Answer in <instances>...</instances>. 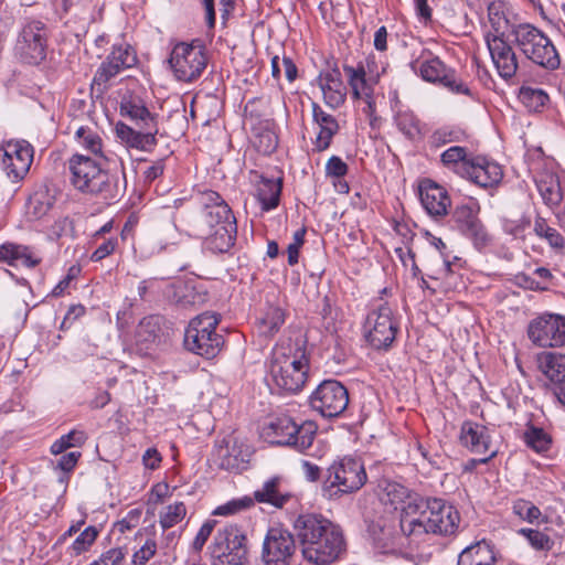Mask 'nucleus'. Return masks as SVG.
<instances>
[{"label": "nucleus", "mask_w": 565, "mask_h": 565, "mask_svg": "<svg viewBox=\"0 0 565 565\" xmlns=\"http://www.w3.org/2000/svg\"><path fill=\"white\" fill-rule=\"evenodd\" d=\"M215 523L216 522L213 520H207L206 522H204L202 524V526L200 527L199 532L196 533V535L193 540V543H192L193 550H195L196 552H200L202 550V547L206 543L207 539L212 534Z\"/></svg>", "instance_id": "052dcab7"}, {"label": "nucleus", "mask_w": 565, "mask_h": 565, "mask_svg": "<svg viewBox=\"0 0 565 565\" xmlns=\"http://www.w3.org/2000/svg\"><path fill=\"white\" fill-rule=\"evenodd\" d=\"M126 551L121 547L110 548L104 552L97 561L89 565H119L126 557Z\"/></svg>", "instance_id": "13d9d810"}, {"label": "nucleus", "mask_w": 565, "mask_h": 565, "mask_svg": "<svg viewBox=\"0 0 565 565\" xmlns=\"http://www.w3.org/2000/svg\"><path fill=\"white\" fill-rule=\"evenodd\" d=\"M513 511L521 519L530 523L537 521L542 515L540 509L526 500H518L513 505Z\"/></svg>", "instance_id": "6e6d98bb"}, {"label": "nucleus", "mask_w": 565, "mask_h": 565, "mask_svg": "<svg viewBox=\"0 0 565 565\" xmlns=\"http://www.w3.org/2000/svg\"><path fill=\"white\" fill-rule=\"evenodd\" d=\"M514 41L526 58L546 70L559 66V56L552 41L532 24H519L512 32Z\"/></svg>", "instance_id": "6e6552de"}, {"label": "nucleus", "mask_w": 565, "mask_h": 565, "mask_svg": "<svg viewBox=\"0 0 565 565\" xmlns=\"http://www.w3.org/2000/svg\"><path fill=\"white\" fill-rule=\"evenodd\" d=\"M537 191L543 203L550 209H557L563 202L564 193L556 174L545 172L535 179Z\"/></svg>", "instance_id": "473e14b6"}, {"label": "nucleus", "mask_w": 565, "mask_h": 565, "mask_svg": "<svg viewBox=\"0 0 565 565\" xmlns=\"http://www.w3.org/2000/svg\"><path fill=\"white\" fill-rule=\"evenodd\" d=\"M237 0H202L205 13V23L209 29L215 26V6H218L222 23L225 25L232 17Z\"/></svg>", "instance_id": "a19ab883"}, {"label": "nucleus", "mask_w": 565, "mask_h": 565, "mask_svg": "<svg viewBox=\"0 0 565 565\" xmlns=\"http://www.w3.org/2000/svg\"><path fill=\"white\" fill-rule=\"evenodd\" d=\"M196 200L201 210L193 220V231H210L212 226L236 222L231 207L217 192L204 190L198 193Z\"/></svg>", "instance_id": "f8f14e48"}, {"label": "nucleus", "mask_w": 565, "mask_h": 565, "mask_svg": "<svg viewBox=\"0 0 565 565\" xmlns=\"http://www.w3.org/2000/svg\"><path fill=\"white\" fill-rule=\"evenodd\" d=\"M312 122L317 127V135L313 141L317 151L327 150L333 137L339 132L338 119L324 110L317 102L311 103Z\"/></svg>", "instance_id": "393cba45"}, {"label": "nucleus", "mask_w": 565, "mask_h": 565, "mask_svg": "<svg viewBox=\"0 0 565 565\" xmlns=\"http://www.w3.org/2000/svg\"><path fill=\"white\" fill-rule=\"evenodd\" d=\"M317 81L328 107L338 109L345 103L347 87L338 68L321 73Z\"/></svg>", "instance_id": "c85d7f7f"}, {"label": "nucleus", "mask_w": 565, "mask_h": 565, "mask_svg": "<svg viewBox=\"0 0 565 565\" xmlns=\"http://www.w3.org/2000/svg\"><path fill=\"white\" fill-rule=\"evenodd\" d=\"M309 403L321 416L337 417L347 409L349 394L340 382L326 380L312 392Z\"/></svg>", "instance_id": "dca6fc26"}, {"label": "nucleus", "mask_w": 565, "mask_h": 565, "mask_svg": "<svg viewBox=\"0 0 565 565\" xmlns=\"http://www.w3.org/2000/svg\"><path fill=\"white\" fill-rule=\"evenodd\" d=\"M74 139L84 150L96 157L98 156L105 160H110L103 153V140L95 129L89 127H78L74 134Z\"/></svg>", "instance_id": "ea45409f"}, {"label": "nucleus", "mask_w": 565, "mask_h": 565, "mask_svg": "<svg viewBox=\"0 0 565 565\" xmlns=\"http://www.w3.org/2000/svg\"><path fill=\"white\" fill-rule=\"evenodd\" d=\"M55 203L54 196L46 189H40L30 195L28 215L32 220H42L49 214Z\"/></svg>", "instance_id": "58836bf2"}, {"label": "nucleus", "mask_w": 565, "mask_h": 565, "mask_svg": "<svg viewBox=\"0 0 565 565\" xmlns=\"http://www.w3.org/2000/svg\"><path fill=\"white\" fill-rule=\"evenodd\" d=\"M120 114L132 120L137 127H158L156 117L139 99L132 97L122 98Z\"/></svg>", "instance_id": "e433bc0d"}, {"label": "nucleus", "mask_w": 565, "mask_h": 565, "mask_svg": "<svg viewBox=\"0 0 565 565\" xmlns=\"http://www.w3.org/2000/svg\"><path fill=\"white\" fill-rule=\"evenodd\" d=\"M254 504L253 498L243 497L239 499H233L222 505H218L214 511V515H232L243 510L250 508Z\"/></svg>", "instance_id": "864d4df0"}, {"label": "nucleus", "mask_w": 565, "mask_h": 565, "mask_svg": "<svg viewBox=\"0 0 565 565\" xmlns=\"http://www.w3.org/2000/svg\"><path fill=\"white\" fill-rule=\"evenodd\" d=\"M301 470L305 478L310 482H315L320 478V468L308 460L301 462Z\"/></svg>", "instance_id": "774afa93"}, {"label": "nucleus", "mask_w": 565, "mask_h": 565, "mask_svg": "<svg viewBox=\"0 0 565 565\" xmlns=\"http://www.w3.org/2000/svg\"><path fill=\"white\" fill-rule=\"evenodd\" d=\"M82 454L79 451H70L66 454H62V456L53 462V468L55 471L60 470L62 475L58 477V482L66 489L70 473L76 467Z\"/></svg>", "instance_id": "de8ad7c7"}, {"label": "nucleus", "mask_w": 565, "mask_h": 565, "mask_svg": "<svg viewBox=\"0 0 565 565\" xmlns=\"http://www.w3.org/2000/svg\"><path fill=\"white\" fill-rule=\"evenodd\" d=\"M303 557L317 565L337 561L345 550L340 526L322 515L302 514L295 522Z\"/></svg>", "instance_id": "f03ea898"}, {"label": "nucleus", "mask_w": 565, "mask_h": 565, "mask_svg": "<svg viewBox=\"0 0 565 565\" xmlns=\"http://www.w3.org/2000/svg\"><path fill=\"white\" fill-rule=\"evenodd\" d=\"M47 30L38 20L24 23L19 33L14 50L20 58L29 64H39L46 56Z\"/></svg>", "instance_id": "2eb2a0df"}, {"label": "nucleus", "mask_w": 565, "mask_h": 565, "mask_svg": "<svg viewBox=\"0 0 565 565\" xmlns=\"http://www.w3.org/2000/svg\"><path fill=\"white\" fill-rule=\"evenodd\" d=\"M419 196L423 207L434 218H439L448 213L450 198L447 191L431 180H425L419 186Z\"/></svg>", "instance_id": "a878e982"}, {"label": "nucleus", "mask_w": 565, "mask_h": 565, "mask_svg": "<svg viewBox=\"0 0 565 565\" xmlns=\"http://www.w3.org/2000/svg\"><path fill=\"white\" fill-rule=\"evenodd\" d=\"M135 130L124 122H117L115 130L117 137L127 147L135 148L142 151H148L157 145L156 135L158 127H138Z\"/></svg>", "instance_id": "c756f323"}, {"label": "nucleus", "mask_w": 565, "mask_h": 565, "mask_svg": "<svg viewBox=\"0 0 565 565\" xmlns=\"http://www.w3.org/2000/svg\"><path fill=\"white\" fill-rule=\"evenodd\" d=\"M295 551V540L289 531L270 527L263 544V565H290Z\"/></svg>", "instance_id": "a211bd4d"}, {"label": "nucleus", "mask_w": 565, "mask_h": 565, "mask_svg": "<svg viewBox=\"0 0 565 565\" xmlns=\"http://www.w3.org/2000/svg\"><path fill=\"white\" fill-rule=\"evenodd\" d=\"M519 98L530 111H540L548 102V95L540 88L521 87Z\"/></svg>", "instance_id": "49530a36"}, {"label": "nucleus", "mask_w": 565, "mask_h": 565, "mask_svg": "<svg viewBox=\"0 0 565 565\" xmlns=\"http://www.w3.org/2000/svg\"><path fill=\"white\" fill-rule=\"evenodd\" d=\"M42 258L29 246L11 242L0 245V263L9 266H24L34 268L41 263Z\"/></svg>", "instance_id": "7c9ffc66"}, {"label": "nucleus", "mask_w": 565, "mask_h": 565, "mask_svg": "<svg viewBox=\"0 0 565 565\" xmlns=\"http://www.w3.org/2000/svg\"><path fill=\"white\" fill-rule=\"evenodd\" d=\"M458 565H495L493 546L486 540L467 546L458 556Z\"/></svg>", "instance_id": "72a5a7b5"}, {"label": "nucleus", "mask_w": 565, "mask_h": 565, "mask_svg": "<svg viewBox=\"0 0 565 565\" xmlns=\"http://www.w3.org/2000/svg\"><path fill=\"white\" fill-rule=\"evenodd\" d=\"M537 367L555 387L565 379V354L542 352L537 355Z\"/></svg>", "instance_id": "c9c22d12"}, {"label": "nucleus", "mask_w": 565, "mask_h": 565, "mask_svg": "<svg viewBox=\"0 0 565 565\" xmlns=\"http://www.w3.org/2000/svg\"><path fill=\"white\" fill-rule=\"evenodd\" d=\"M157 552V543L152 539H148L145 544L134 553L132 565H146Z\"/></svg>", "instance_id": "4d7b16f0"}, {"label": "nucleus", "mask_w": 565, "mask_h": 565, "mask_svg": "<svg viewBox=\"0 0 565 565\" xmlns=\"http://www.w3.org/2000/svg\"><path fill=\"white\" fill-rule=\"evenodd\" d=\"M479 205L475 201H469L456 206L452 213V221L457 228L477 247H482L488 242V234L478 218Z\"/></svg>", "instance_id": "4be33fe9"}, {"label": "nucleus", "mask_w": 565, "mask_h": 565, "mask_svg": "<svg viewBox=\"0 0 565 565\" xmlns=\"http://www.w3.org/2000/svg\"><path fill=\"white\" fill-rule=\"evenodd\" d=\"M218 322L220 319L212 312L193 318L185 329V349L206 359L215 358L224 344L223 337L216 332Z\"/></svg>", "instance_id": "0eeeda50"}, {"label": "nucleus", "mask_w": 565, "mask_h": 565, "mask_svg": "<svg viewBox=\"0 0 565 565\" xmlns=\"http://www.w3.org/2000/svg\"><path fill=\"white\" fill-rule=\"evenodd\" d=\"M373 61H367L366 66L359 63L356 66L343 65V72L351 87L352 97L365 104L363 113L372 118L376 113L375 86L379 82V74L373 75L371 65Z\"/></svg>", "instance_id": "9b49d317"}, {"label": "nucleus", "mask_w": 565, "mask_h": 565, "mask_svg": "<svg viewBox=\"0 0 565 565\" xmlns=\"http://www.w3.org/2000/svg\"><path fill=\"white\" fill-rule=\"evenodd\" d=\"M526 445L536 452L547 451L551 447V437L542 428L530 426L524 433Z\"/></svg>", "instance_id": "8fccbe9b"}, {"label": "nucleus", "mask_w": 565, "mask_h": 565, "mask_svg": "<svg viewBox=\"0 0 565 565\" xmlns=\"http://www.w3.org/2000/svg\"><path fill=\"white\" fill-rule=\"evenodd\" d=\"M286 313L279 307L269 306L259 319V331L265 337H271L285 323Z\"/></svg>", "instance_id": "37998d69"}, {"label": "nucleus", "mask_w": 565, "mask_h": 565, "mask_svg": "<svg viewBox=\"0 0 565 565\" xmlns=\"http://www.w3.org/2000/svg\"><path fill=\"white\" fill-rule=\"evenodd\" d=\"M317 434V425L311 420L297 424L289 416H279L263 427V435L273 444L291 446L300 452L312 455L310 448Z\"/></svg>", "instance_id": "423d86ee"}, {"label": "nucleus", "mask_w": 565, "mask_h": 565, "mask_svg": "<svg viewBox=\"0 0 565 565\" xmlns=\"http://www.w3.org/2000/svg\"><path fill=\"white\" fill-rule=\"evenodd\" d=\"M85 307L82 306V305H73L68 308L63 321H62V324H61V328L62 329H65V328H70V326L76 320L78 319L79 317L84 316L85 315Z\"/></svg>", "instance_id": "69168bd1"}, {"label": "nucleus", "mask_w": 565, "mask_h": 565, "mask_svg": "<svg viewBox=\"0 0 565 565\" xmlns=\"http://www.w3.org/2000/svg\"><path fill=\"white\" fill-rule=\"evenodd\" d=\"M472 158L468 149L461 146L449 147L440 154L441 163L460 177H465Z\"/></svg>", "instance_id": "4c0bfd02"}, {"label": "nucleus", "mask_w": 565, "mask_h": 565, "mask_svg": "<svg viewBox=\"0 0 565 565\" xmlns=\"http://www.w3.org/2000/svg\"><path fill=\"white\" fill-rule=\"evenodd\" d=\"M463 137V132L457 129L444 127L437 129L430 137L431 143L440 147L450 142H458Z\"/></svg>", "instance_id": "5fc2aeb1"}, {"label": "nucleus", "mask_w": 565, "mask_h": 565, "mask_svg": "<svg viewBox=\"0 0 565 565\" xmlns=\"http://www.w3.org/2000/svg\"><path fill=\"white\" fill-rule=\"evenodd\" d=\"M412 68L420 75V77L429 83L444 86L452 94L472 96L469 86L458 77L455 70L449 68L437 56L426 60H416L412 63Z\"/></svg>", "instance_id": "ddd939ff"}, {"label": "nucleus", "mask_w": 565, "mask_h": 565, "mask_svg": "<svg viewBox=\"0 0 565 565\" xmlns=\"http://www.w3.org/2000/svg\"><path fill=\"white\" fill-rule=\"evenodd\" d=\"M364 337L374 349H387L395 340L398 323L387 303H380L372 309L364 322Z\"/></svg>", "instance_id": "9d476101"}, {"label": "nucleus", "mask_w": 565, "mask_h": 565, "mask_svg": "<svg viewBox=\"0 0 565 565\" xmlns=\"http://www.w3.org/2000/svg\"><path fill=\"white\" fill-rule=\"evenodd\" d=\"M486 43L498 74L504 79L512 78L519 67L518 57L499 28L486 34Z\"/></svg>", "instance_id": "412c9836"}, {"label": "nucleus", "mask_w": 565, "mask_h": 565, "mask_svg": "<svg viewBox=\"0 0 565 565\" xmlns=\"http://www.w3.org/2000/svg\"><path fill=\"white\" fill-rule=\"evenodd\" d=\"M374 547L383 554H399L417 544L426 534H407L393 526L375 522L369 527Z\"/></svg>", "instance_id": "f3484780"}, {"label": "nucleus", "mask_w": 565, "mask_h": 565, "mask_svg": "<svg viewBox=\"0 0 565 565\" xmlns=\"http://www.w3.org/2000/svg\"><path fill=\"white\" fill-rule=\"evenodd\" d=\"M398 130L408 139H416L420 135L419 120L411 110H399L395 115Z\"/></svg>", "instance_id": "a18cd8bd"}, {"label": "nucleus", "mask_w": 565, "mask_h": 565, "mask_svg": "<svg viewBox=\"0 0 565 565\" xmlns=\"http://www.w3.org/2000/svg\"><path fill=\"white\" fill-rule=\"evenodd\" d=\"M33 154L32 145L25 140L9 141L4 146L1 166L11 182L24 179L33 162Z\"/></svg>", "instance_id": "6ab92c4d"}, {"label": "nucleus", "mask_w": 565, "mask_h": 565, "mask_svg": "<svg viewBox=\"0 0 565 565\" xmlns=\"http://www.w3.org/2000/svg\"><path fill=\"white\" fill-rule=\"evenodd\" d=\"M186 515V507L183 502H174L164 507L159 513V524L163 531L179 524Z\"/></svg>", "instance_id": "c03bdc74"}, {"label": "nucleus", "mask_w": 565, "mask_h": 565, "mask_svg": "<svg viewBox=\"0 0 565 565\" xmlns=\"http://www.w3.org/2000/svg\"><path fill=\"white\" fill-rule=\"evenodd\" d=\"M294 499L287 480L282 476H273L266 479L262 487L255 490L254 501L282 509Z\"/></svg>", "instance_id": "b1692460"}, {"label": "nucleus", "mask_w": 565, "mask_h": 565, "mask_svg": "<svg viewBox=\"0 0 565 565\" xmlns=\"http://www.w3.org/2000/svg\"><path fill=\"white\" fill-rule=\"evenodd\" d=\"M162 318L159 316L145 317L136 329V345L142 351H148L158 344L162 337Z\"/></svg>", "instance_id": "2f4dec72"}, {"label": "nucleus", "mask_w": 565, "mask_h": 565, "mask_svg": "<svg viewBox=\"0 0 565 565\" xmlns=\"http://www.w3.org/2000/svg\"><path fill=\"white\" fill-rule=\"evenodd\" d=\"M207 52L199 42H181L173 46L169 64L178 81L192 82L199 78L207 65Z\"/></svg>", "instance_id": "1a4fd4ad"}, {"label": "nucleus", "mask_w": 565, "mask_h": 565, "mask_svg": "<svg viewBox=\"0 0 565 565\" xmlns=\"http://www.w3.org/2000/svg\"><path fill=\"white\" fill-rule=\"evenodd\" d=\"M348 172L347 163L337 156H332L326 164V173L329 177L342 178Z\"/></svg>", "instance_id": "680f3d73"}, {"label": "nucleus", "mask_w": 565, "mask_h": 565, "mask_svg": "<svg viewBox=\"0 0 565 565\" xmlns=\"http://www.w3.org/2000/svg\"><path fill=\"white\" fill-rule=\"evenodd\" d=\"M281 179H269L260 177L256 183L255 196L262 210L268 212L278 206L281 194Z\"/></svg>", "instance_id": "f704fd0d"}, {"label": "nucleus", "mask_w": 565, "mask_h": 565, "mask_svg": "<svg viewBox=\"0 0 565 565\" xmlns=\"http://www.w3.org/2000/svg\"><path fill=\"white\" fill-rule=\"evenodd\" d=\"M70 448L82 447L87 440V434L84 430L73 429L70 433L62 435Z\"/></svg>", "instance_id": "0e129e2a"}, {"label": "nucleus", "mask_w": 565, "mask_h": 565, "mask_svg": "<svg viewBox=\"0 0 565 565\" xmlns=\"http://www.w3.org/2000/svg\"><path fill=\"white\" fill-rule=\"evenodd\" d=\"M203 241L206 250L214 254L227 253L235 244L237 225L236 222L210 228V231H194Z\"/></svg>", "instance_id": "cd10ccee"}, {"label": "nucleus", "mask_w": 565, "mask_h": 565, "mask_svg": "<svg viewBox=\"0 0 565 565\" xmlns=\"http://www.w3.org/2000/svg\"><path fill=\"white\" fill-rule=\"evenodd\" d=\"M44 232L51 241H57L62 237H73L74 223L68 216L60 215L44 227Z\"/></svg>", "instance_id": "09e8293b"}, {"label": "nucleus", "mask_w": 565, "mask_h": 565, "mask_svg": "<svg viewBox=\"0 0 565 565\" xmlns=\"http://www.w3.org/2000/svg\"><path fill=\"white\" fill-rule=\"evenodd\" d=\"M533 275L537 276L541 281H535L534 279L525 278L529 282V288L534 290H546L553 279V275L548 268L537 267Z\"/></svg>", "instance_id": "bf43d9fd"}, {"label": "nucleus", "mask_w": 565, "mask_h": 565, "mask_svg": "<svg viewBox=\"0 0 565 565\" xmlns=\"http://www.w3.org/2000/svg\"><path fill=\"white\" fill-rule=\"evenodd\" d=\"M377 487L381 502L401 510V530L407 534L450 535L458 529V511L443 500H425L394 480L383 479Z\"/></svg>", "instance_id": "f257e3e1"}, {"label": "nucleus", "mask_w": 565, "mask_h": 565, "mask_svg": "<svg viewBox=\"0 0 565 565\" xmlns=\"http://www.w3.org/2000/svg\"><path fill=\"white\" fill-rule=\"evenodd\" d=\"M309 371L303 353L286 354L275 351L267 376L268 386L279 394H295L302 390Z\"/></svg>", "instance_id": "20e7f679"}, {"label": "nucleus", "mask_w": 565, "mask_h": 565, "mask_svg": "<svg viewBox=\"0 0 565 565\" xmlns=\"http://www.w3.org/2000/svg\"><path fill=\"white\" fill-rule=\"evenodd\" d=\"M502 177V169L497 162L482 156H473L463 178L481 188H490L498 184Z\"/></svg>", "instance_id": "bb28decb"}, {"label": "nucleus", "mask_w": 565, "mask_h": 565, "mask_svg": "<svg viewBox=\"0 0 565 565\" xmlns=\"http://www.w3.org/2000/svg\"><path fill=\"white\" fill-rule=\"evenodd\" d=\"M136 62V53L130 45H115L106 60L97 68L93 78V86H96L99 92H105L110 79L122 70L134 66Z\"/></svg>", "instance_id": "aec40b11"}, {"label": "nucleus", "mask_w": 565, "mask_h": 565, "mask_svg": "<svg viewBox=\"0 0 565 565\" xmlns=\"http://www.w3.org/2000/svg\"><path fill=\"white\" fill-rule=\"evenodd\" d=\"M460 441L473 454H488L487 457L478 460L480 463H487L497 454V450L492 449L491 437L488 428L481 424L465 422L461 425Z\"/></svg>", "instance_id": "5701e85b"}, {"label": "nucleus", "mask_w": 565, "mask_h": 565, "mask_svg": "<svg viewBox=\"0 0 565 565\" xmlns=\"http://www.w3.org/2000/svg\"><path fill=\"white\" fill-rule=\"evenodd\" d=\"M70 181L84 194H89L106 204L118 201L125 191V181L118 174L103 169L95 158L75 153L67 160Z\"/></svg>", "instance_id": "7ed1b4c3"}, {"label": "nucleus", "mask_w": 565, "mask_h": 565, "mask_svg": "<svg viewBox=\"0 0 565 565\" xmlns=\"http://www.w3.org/2000/svg\"><path fill=\"white\" fill-rule=\"evenodd\" d=\"M142 461L147 468L154 470L159 467V465L161 462V456L157 449L149 448L143 454Z\"/></svg>", "instance_id": "338daca9"}, {"label": "nucleus", "mask_w": 565, "mask_h": 565, "mask_svg": "<svg viewBox=\"0 0 565 565\" xmlns=\"http://www.w3.org/2000/svg\"><path fill=\"white\" fill-rule=\"evenodd\" d=\"M98 536V531L95 526L86 527L70 546V554L78 556L89 550Z\"/></svg>", "instance_id": "3c124183"}, {"label": "nucleus", "mask_w": 565, "mask_h": 565, "mask_svg": "<svg viewBox=\"0 0 565 565\" xmlns=\"http://www.w3.org/2000/svg\"><path fill=\"white\" fill-rule=\"evenodd\" d=\"M117 246V238H108L104 243H102L95 252L92 254L90 259L93 262H99L105 257L109 256Z\"/></svg>", "instance_id": "e2e57ef3"}, {"label": "nucleus", "mask_w": 565, "mask_h": 565, "mask_svg": "<svg viewBox=\"0 0 565 565\" xmlns=\"http://www.w3.org/2000/svg\"><path fill=\"white\" fill-rule=\"evenodd\" d=\"M526 334L539 348L565 347V316L545 313L535 317L529 322Z\"/></svg>", "instance_id": "4468645a"}, {"label": "nucleus", "mask_w": 565, "mask_h": 565, "mask_svg": "<svg viewBox=\"0 0 565 565\" xmlns=\"http://www.w3.org/2000/svg\"><path fill=\"white\" fill-rule=\"evenodd\" d=\"M519 533L526 537L530 545L537 551H550L553 547L551 537L539 530L521 529Z\"/></svg>", "instance_id": "603ef678"}, {"label": "nucleus", "mask_w": 565, "mask_h": 565, "mask_svg": "<svg viewBox=\"0 0 565 565\" xmlns=\"http://www.w3.org/2000/svg\"><path fill=\"white\" fill-rule=\"evenodd\" d=\"M364 465L356 458L343 457L327 470V479L322 487L323 497L335 500L343 494L360 490L366 482Z\"/></svg>", "instance_id": "39448f33"}, {"label": "nucleus", "mask_w": 565, "mask_h": 565, "mask_svg": "<svg viewBox=\"0 0 565 565\" xmlns=\"http://www.w3.org/2000/svg\"><path fill=\"white\" fill-rule=\"evenodd\" d=\"M533 231L536 236L546 241L555 252L563 253L565 250V238L556 228L551 227L544 217H535Z\"/></svg>", "instance_id": "79ce46f5"}]
</instances>
